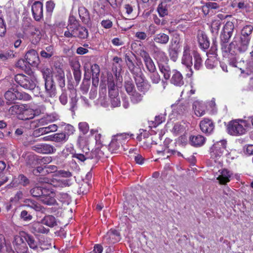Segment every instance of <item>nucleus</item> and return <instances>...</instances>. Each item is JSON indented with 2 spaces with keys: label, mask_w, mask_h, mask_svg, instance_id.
Returning <instances> with one entry per match:
<instances>
[{
  "label": "nucleus",
  "mask_w": 253,
  "mask_h": 253,
  "mask_svg": "<svg viewBox=\"0 0 253 253\" xmlns=\"http://www.w3.org/2000/svg\"><path fill=\"white\" fill-rule=\"evenodd\" d=\"M107 86L112 106L116 107L120 106L121 101L119 97V93L116 89L113 76L110 72L103 73L101 77L99 90V100L101 103L105 105L103 100L106 97Z\"/></svg>",
  "instance_id": "obj_1"
},
{
  "label": "nucleus",
  "mask_w": 253,
  "mask_h": 253,
  "mask_svg": "<svg viewBox=\"0 0 253 253\" xmlns=\"http://www.w3.org/2000/svg\"><path fill=\"white\" fill-rule=\"evenodd\" d=\"M192 56L194 59V68L198 70L202 65V60L200 54L196 51L192 50L188 43H185L183 46V51L181 58V63L192 71L191 66L193 64ZM192 72H191V74Z\"/></svg>",
  "instance_id": "obj_2"
},
{
  "label": "nucleus",
  "mask_w": 253,
  "mask_h": 253,
  "mask_svg": "<svg viewBox=\"0 0 253 253\" xmlns=\"http://www.w3.org/2000/svg\"><path fill=\"white\" fill-rule=\"evenodd\" d=\"M226 145L227 142L225 140H221L215 142L210 149L211 158L216 162L220 159L224 154L229 157L230 153L226 150Z\"/></svg>",
  "instance_id": "obj_3"
},
{
  "label": "nucleus",
  "mask_w": 253,
  "mask_h": 253,
  "mask_svg": "<svg viewBox=\"0 0 253 253\" xmlns=\"http://www.w3.org/2000/svg\"><path fill=\"white\" fill-rule=\"evenodd\" d=\"M248 123L246 120L236 119L229 122L227 129L229 134L231 135L237 136L243 134L246 132L245 127Z\"/></svg>",
  "instance_id": "obj_4"
},
{
  "label": "nucleus",
  "mask_w": 253,
  "mask_h": 253,
  "mask_svg": "<svg viewBox=\"0 0 253 253\" xmlns=\"http://www.w3.org/2000/svg\"><path fill=\"white\" fill-rule=\"evenodd\" d=\"M133 57L134 55L132 53L128 52L125 55V60L130 72L135 75L136 84H138L143 83L144 79V77L142 76V74L141 71H139V73H137L135 71L136 67L133 62Z\"/></svg>",
  "instance_id": "obj_5"
},
{
  "label": "nucleus",
  "mask_w": 253,
  "mask_h": 253,
  "mask_svg": "<svg viewBox=\"0 0 253 253\" xmlns=\"http://www.w3.org/2000/svg\"><path fill=\"white\" fill-rule=\"evenodd\" d=\"M15 82L21 87L26 89L32 90L36 87L35 80L31 77L22 74H19L15 76Z\"/></svg>",
  "instance_id": "obj_6"
},
{
  "label": "nucleus",
  "mask_w": 253,
  "mask_h": 253,
  "mask_svg": "<svg viewBox=\"0 0 253 253\" xmlns=\"http://www.w3.org/2000/svg\"><path fill=\"white\" fill-rule=\"evenodd\" d=\"M5 98L9 101L15 100H30L31 96L25 92H21L15 88H10L4 94Z\"/></svg>",
  "instance_id": "obj_7"
},
{
  "label": "nucleus",
  "mask_w": 253,
  "mask_h": 253,
  "mask_svg": "<svg viewBox=\"0 0 253 253\" xmlns=\"http://www.w3.org/2000/svg\"><path fill=\"white\" fill-rule=\"evenodd\" d=\"M26 235H27V234L22 232L19 235L14 237L13 245L18 253H25L27 251V247L25 242V241H26Z\"/></svg>",
  "instance_id": "obj_8"
},
{
  "label": "nucleus",
  "mask_w": 253,
  "mask_h": 253,
  "mask_svg": "<svg viewBox=\"0 0 253 253\" xmlns=\"http://www.w3.org/2000/svg\"><path fill=\"white\" fill-rule=\"evenodd\" d=\"M55 193L53 189H50L49 185H47L45 190L41 197V202L44 204L51 206L56 203Z\"/></svg>",
  "instance_id": "obj_9"
},
{
  "label": "nucleus",
  "mask_w": 253,
  "mask_h": 253,
  "mask_svg": "<svg viewBox=\"0 0 253 253\" xmlns=\"http://www.w3.org/2000/svg\"><path fill=\"white\" fill-rule=\"evenodd\" d=\"M52 79L58 83L59 86L63 88L65 86V77L63 69L60 66H55L52 69Z\"/></svg>",
  "instance_id": "obj_10"
},
{
  "label": "nucleus",
  "mask_w": 253,
  "mask_h": 253,
  "mask_svg": "<svg viewBox=\"0 0 253 253\" xmlns=\"http://www.w3.org/2000/svg\"><path fill=\"white\" fill-rule=\"evenodd\" d=\"M22 112V116H19V119L22 120H30L34 118L35 116L39 115V112L32 105L24 104V109Z\"/></svg>",
  "instance_id": "obj_11"
},
{
  "label": "nucleus",
  "mask_w": 253,
  "mask_h": 253,
  "mask_svg": "<svg viewBox=\"0 0 253 253\" xmlns=\"http://www.w3.org/2000/svg\"><path fill=\"white\" fill-rule=\"evenodd\" d=\"M139 55L142 58L145 65L150 73H153L156 71V68L155 64L147 51L144 50H140Z\"/></svg>",
  "instance_id": "obj_12"
},
{
  "label": "nucleus",
  "mask_w": 253,
  "mask_h": 253,
  "mask_svg": "<svg viewBox=\"0 0 253 253\" xmlns=\"http://www.w3.org/2000/svg\"><path fill=\"white\" fill-rule=\"evenodd\" d=\"M235 44H234V49L236 50L235 55H237V52H244L248 48L249 44V39H243L240 38L239 39L235 38L233 41Z\"/></svg>",
  "instance_id": "obj_13"
},
{
  "label": "nucleus",
  "mask_w": 253,
  "mask_h": 253,
  "mask_svg": "<svg viewBox=\"0 0 253 253\" xmlns=\"http://www.w3.org/2000/svg\"><path fill=\"white\" fill-rule=\"evenodd\" d=\"M72 19L74 27L73 34H74V37L84 39L86 38L88 35L87 29L84 27L80 26L78 21L74 18H72Z\"/></svg>",
  "instance_id": "obj_14"
},
{
  "label": "nucleus",
  "mask_w": 253,
  "mask_h": 253,
  "mask_svg": "<svg viewBox=\"0 0 253 253\" xmlns=\"http://www.w3.org/2000/svg\"><path fill=\"white\" fill-rule=\"evenodd\" d=\"M121 239L120 234L116 230L111 229L103 238V242L107 244H115Z\"/></svg>",
  "instance_id": "obj_15"
},
{
  "label": "nucleus",
  "mask_w": 253,
  "mask_h": 253,
  "mask_svg": "<svg viewBox=\"0 0 253 253\" xmlns=\"http://www.w3.org/2000/svg\"><path fill=\"white\" fill-rule=\"evenodd\" d=\"M71 180L69 178H53L50 181L49 185L57 188H62L66 187H68L71 185Z\"/></svg>",
  "instance_id": "obj_16"
},
{
  "label": "nucleus",
  "mask_w": 253,
  "mask_h": 253,
  "mask_svg": "<svg viewBox=\"0 0 253 253\" xmlns=\"http://www.w3.org/2000/svg\"><path fill=\"white\" fill-rule=\"evenodd\" d=\"M33 17L36 21L40 20L43 17V4L39 1H35L32 6Z\"/></svg>",
  "instance_id": "obj_17"
},
{
  "label": "nucleus",
  "mask_w": 253,
  "mask_h": 253,
  "mask_svg": "<svg viewBox=\"0 0 253 253\" xmlns=\"http://www.w3.org/2000/svg\"><path fill=\"white\" fill-rule=\"evenodd\" d=\"M179 47L177 40H174L171 42L168 51L171 60L174 62L178 58Z\"/></svg>",
  "instance_id": "obj_18"
},
{
  "label": "nucleus",
  "mask_w": 253,
  "mask_h": 253,
  "mask_svg": "<svg viewBox=\"0 0 253 253\" xmlns=\"http://www.w3.org/2000/svg\"><path fill=\"white\" fill-rule=\"evenodd\" d=\"M33 149L38 153L43 154H53L56 151L54 146L48 144L36 145L33 147Z\"/></svg>",
  "instance_id": "obj_19"
},
{
  "label": "nucleus",
  "mask_w": 253,
  "mask_h": 253,
  "mask_svg": "<svg viewBox=\"0 0 253 253\" xmlns=\"http://www.w3.org/2000/svg\"><path fill=\"white\" fill-rule=\"evenodd\" d=\"M154 56L157 61L158 65L160 64L168 63L169 62L167 54L158 47H156L154 50Z\"/></svg>",
  "instance_id": "obj_20"
},
{
  "label": "nucleus",
  "mask_w": 253,
  "mask_h": 253,
  "mask_svg": "<svg viewBox=\"0 0 253 253\" xmlns=\"http://www.w3.org/2000/svg\"><path fill=\"white\" fill-rule=\"evenodd\" d=\"M25 59L29 65L36 66L39 62L38 54L35 50L28 51L25 55Z\"/></svg>",
  "instance_id": "obj_21"
},
{
  "label": "nucleus",
  "mask_w": 253,
  "mask_h": 253,
  "mask_svg": "<svg viewBox=\"0 0 253 253\" xmlns=\"http://www.w3.org/2000/svg\"><path fill=\"white\" fill-rule=\"evenodd\" d=\"M232 175V172L226 169H220L218 171L217 179L220 184H225L230 181Z\"/></svg>",
  "instance_id": "obj_22"
},
{
  "label": "nucleus",
  "mask_w": 253,
  "mask_h": 253,
  "mask_svg": "<svg viewBox=\"0 0 253 253\" xmlns=\"http://www.w3.org/2000/svg\"><path fill=\"white\" fill-rule=\"evenodd\" d=\"M206 108L205 103L202 101L196 100L193 102V109L195 114L198 117H201L205 115Z\"/></svg>",
  "instance_id": "obj_23"
},
{
  "label": "nucleus",
  "mask_w": 253,
  "mask_h": 253,
  "mask_svg": "<svg viewBox=\"0 0 253 253\" xmlns=\"http://www.w3.org/2000/svg\"><path fill=\"white\" fill-rule=\"evenodd\" d=\"M45 93L47 97L53 98L56 96V90L53 80L44 82Z\"/></svg>",
  "instance_id": "obj_24"
},
{
  "label": "nucleus",
  "mask_w": 253,
  "mask_h": 253,
  "mask_svg": "<svg viewBox=\"0 0 253 253\" xmlns=\"http://www.w3.org/2000/svg\"><path fill=\"white\" fill-rule=\"evenodd\" d=\"M201 130L205 133H211L213 128L214 125L212 121L209 119H204L200 124Z\"/></svg>",
  "instance_id": "obj_25"
},
{
  "label": "nucleus",
  "mask_w": 253,
  "mask_h": 253,
  "mask_svg": "<svg viewBox=\"0 0 253 253\" xmlns=\"http://www.w3.org/2000/svg\"><path fill=\"white\" fill-rule=\"evenodd\" d=\"M170 83L176 86L182 85L184 84V81L182 74L176 70L173 71Z\"/></svg>",
  "instance_id": "obj_26"
},
{
  "label": "nucleus",
  "mask_w": 253,
  "mask_h": 253,
  "mask_svg": "<svg viewBox=\"0 0 253 253\" xmlns=\"http://www.w3.org/2000/svg\"><path fill=\"white\" fill-rule=\"evenodd\" d=\"M43 225L42 221L41 222H34L31 225V230L35 234L37 233H47L49 232V229L45 228Z\"/></svg>",
  "instance_id": "obj_27"
},
{
  "label": "nucleus",
  "mask_w": 253,
  "mask_h": 253,
  "mask_svg": "<svg viewBox=\"0 0 253 253\" xmlns=\"http://www.w3.org/2000/svg\"><path fill=\"white\" fill-rule=\"evenodd\" d=\"M0 252L1 253H14L11 247L6 242L3 235L0 234Z\"/></svg>",
  "instance_id": "obj_28"
},
{
  "label": "nucleus",
  "mask_w": 253,
  "mask_h": 253,
  "mask_svg": "<svg viewBox=\"0 0 253 253\" xmlns=\"http://www.w3.org/2000/svg\"><path fill=\"white\" fill-rule=\"evenodd\" d=\"M24 203V206L34 209L37 211H41L42 212L44 211V208L40 204H38L36 202L30 199L25 200Z\"/></svg>",
  "instance_id": "obj_29"
},
{
  "label": "nucleus",
  "mask_w": 253,
  "mask_h": 253,
  "mask_svg": "<svg viewBox=\"0 0 253 253\" xmlns=\"http://www.w3.org/2000/svg\"><path fill=\"white\" fill-rule=\"evenodd\" d=\"M189 140L190 144L195 147L201 146L205 142V137L201 135L191 136L190 137Z\"/></svg>",
  "instance_id": "obj_30"
},
{
  "label": "nucleus",
  "mask_w": 253,
  "mask_h": 253,
  "mask_svg": "<svg viewBox=\"0 0 253 253\" xmlns=\"http://www.w3.org/2000/svg\"><path fill=\"white\" fill-rule=\"evenodd\" d=\"M187 125L184 122L177 123L174 124L172 129V133L175 135H178L185 131Z\"/></svg>",
  "instance_id": "obj_31"
},
{
  "label": "nucleus",
  "mask_w": 253,
  "mask_h": 253,
  "mask_svg": "<svg viewBox=\"0 0 253 253\" xmlns=\"http://www.w3.org/2000/svg\"><path fill=\"white\" fill-rule=\"evenodd\" d=\"M92 76V84L96 85L98 84L100 68L97 64H94L91 66Z\"/></svg>",
  "instance_id": "obj_32"
},
{
  "label": "nucleus",
  "mask_w": 253,
  "mask_h": 253,
  "mask_svg": "<svg viewBox=\"0 0 253 253\" xmlns=\"http://www.w3.org/2000/svg\"><path fill=\"white\" fill-rule=\"evenodd\" d=\"M128 156L133 158L136 163L139 165H142L144 163V159L142 155L138 153V150L135 149H130L129 151Z\"/></svg>",
  "instance_id": "obj_33"
},
{
  "label": "nucleus",
  "mask_w": 253,
  "mask_h": 253,
  "mask_svg": "<svg viewBox=\"0 0 253 253\" xmlns=\"http://www.w3.org/2000/svg\"><path fill=\"white\" fill-rule=\"evenodd\" d=\"M169 36L163 33L155 35L153 37V40L156 43L166 44L169 41Z\"/></svg>",
  "instance_id": "obj_34"
},
{
  "label": "nucleus",
  "mask_w": 253,
  "mask_h": 253,
  "mask_svg": "<svg viewBox=\"0 0 253 253\" xmlns=\"http://www.w3.org/2000/svg\"><path fill=\"white\" fill-rule=\"evenodd\" d=\"M172 140H171L169 138H167L165 139L164 142V146L165 147V148L162 150V151H158V153H164V154H174L176 153H177V155L178 156H181V154L179 152H176L174 150H170L169 149V145L171 143Z\"/></svg>",
  "instance_id": "obj_35"
},
{
  "label": "nucleus",
  "mask_w": 253,
  "mask_h": 253,
  "mask_svg": "<svg viewBox=\"0 0 253 253\" xmlns=\"http://www.w3.org/2000/svg\"><path fill=\"white\" fill-rule=\"evenodd\" d=\"M235 43L233 42L228 44V42L221 43V50L225 53H229L231 56L235 55L236 50L234 49V44Z\"/></svg>",
  "instance_id": "obj_36"
},
{
  "label": "nucleus",
  "mask_w": 253,
  "mask_h": 253,
  "mask_svg": "<svg viewBox=\"0 0 253 253\" xmlns=\"http://www.w3.org/2000/svg\"><path fill=\"white\" fill-rule=\"evenodd\" d=\"M24 109V104L14 105L10 107L8 112L11 115H16L19 119V116H22Z\"/></svg>",
  "instance_id": "obj_37"
},
{
  "label": "nucleus",
  "mask_w": 253,
  "mask_h": 253,
  "mask_svg": "<svg viewBox=\"0 0 253 253\" xmlns=\"http://www.w3.org/2000/svg\"><path fill=\"white\" fill-rule=\"evenodd\" d=\"M159 69L161 73L163 75V77L166 80L170 78V69L168 63L160 64L158 65Z\"/></svg>",
  "instance_id": "obj_38"
},
{
  "label": "nucleus",
  "mask_w": 253,
  "mask_h": 253,
  "mask_svg": "<svg viewBox=\"0 0 253 253\" xmlns=\"http://www.w3.org/2000/svg\"><path fill=\"white\" fill-rule=\"evenodd\" d=\"M133 136V135L132 134L122 133L117 134L114 135V137L117 140L119 141V143L122 145L123 144H125Z\"/></svg>",
  "instance_id": "obj_39"
},
{
  "label": "nucleus",
  "mask_w": 253,
  "mask_h": 253,
  "mask_svg": "<svg viewBox=\"0 0 253 253\" xmlns=\"http://www.w3.org/2000/svg\"><path fill=\"white\" fill-rule=\"evenodd\" d=\"M79 14L84 23H88L90 16L88 10L84 7L81 6L79 8Z\"/></svg>",
  "instance_id": "obj_40"
},
{
  "label": "nucleus",
  "mask_w": 253,
  "mask_h": 253,
  "mask_svg": "<svg viewBox=\"0 0 253 253\" xmlns=\"http://www.w3.org/2000/svg\"><path fill=\"white\" fill-rule=\"evenodd\" d=\"M46 186L47 185L43 186L42 185L35 186L30 191L31 195L33 197H40L41 198L45 190Z\"/></svg>",
  "instance_id": "obj_41"
},
{
  "label": "nucleus",
  "mask_w": 253,
  "mask_h": 253,
  "mask_svg": "<svg viewBox=\"0 0 253 253\" xmlns=\"http://www.w3.org/2000/svg\"><path fill=\"white\" fill-rule=\"evenodd\" d=\"M253 30V26L252 25H246L244 26L241 31V37L243 39H249V42L251 40V36Z\"/></svg>",
  "instance_id": "obj_42"
},
{
  "label": "nucleus",
  "mask_w": 253,
  "mask_h": 253,
  "mask_svg": "<svg viewBox=\"0 0 253 253\" xmlns=\"http://www.w3.org/2000/svg\"><path fill=\"white\" fill-rule=\"evenodd\" d=\"M42 224L50 227H53L56 225L55 218L52 215H46L42 220Z\"/></svg>",
  "instance_id": "obj_43"
},
{
  "label": "nucleus",
  "mask_w": 253,
  "mask_h": 253,
  "mask_svg": "<svg viewBox=\"0 0 253 253\" xmlns=\"http://www.w3.org/2000/svg\"><path fill=\"white\" fill-rule=\"evenodd\" d=\"M198 42L201 48L207 49L210 46V42L206 35L202 34L198 36Z\"/></svg>",
  "instance_id": "obj_44"
},
{
  "label": "nucleus",
  "mask_w": 253,
  "mask_h": 253,
  "mask_svg": "<svg viewBox=\"0 0 253 253\" xmlns=\"http://www.w3.org/2000/svg\"><path fill=\"white\" fill-rule=\"evenodd\" d=\"M68 139V136L65 133H56L53 134V140L56 142H65Z\"/></svg>",
  "instance_id": "obj_45"
},
{
  "label": "nucleus",
  "mask_w": 253,
  "mask_h": 253,
  "mask_svg": "<svg viewBox=\"0 0 253 253\" xmlns=\"http://www.w3.org/2000/svg\"><path fill=\"white\" fill-rule=\"evenodd\" d=\"M58 116L55 114L47 115L45 118L42 119L40 123L42 125L54 122L58 119Z\"/></svg>",
  "instance_id": "obj_46"
},
{
  "label": "nucleus",
  "mask_w": 253,
  "mask_h": 253,
  "mask_svg": "<svg viewBox=\"0 0 253 253\" xmlns=\"http://www.w3.org/2000/svg\"><path fill=\"white\" fill-rule=\"evenodd\" d=\"M56 197L59 201L66 205H68L71 201L69 195L66 193H59L57 194Z\"/></svg>",
  "instance_id": "obj_47"
},
{
  "label": "nucleus",
  "mask_w": 253,
  "mask_h": 253,
  "mask_svg": "<svg viewBox=\"0 0 253 253\" xmlns=\"http://www.w3.org/2000/svg\"><path fill=\"white\" fill-rule=\"evenodd\" d=\"M14 56L13 51L11 50H8L0 52V59L2 61L13 58Z\"/></svg>",
  "instance_id": "obj_48"
},
{
  "label": "nucleus",
  "mask_w": 253,
  "mask_h": 253,
  "mask_svg": "<svg viewBox=\"0 0 253 253\" xmlns=\"http://www.w3.org/2000/svg\"><path fill=\"white\" fill-rule=\"evenodd\" d=\"M69 22L70 23L67 27V31L64 32V35L67 38H73L74 37V34H73L74 27L73 26L72 18H70Z\"/></svg>",
  "instance_id": "obj_49"
},
{
  "label": "nucleus",
  "mask_w": 253,
  "mask_h": 253,
  "mask_svg": "<svg viewBox=\"0 0 253 253\" xmlns=\"http://www.w3.org/2000/svg\"><path fill=\"white\" fill-rule=\"evenodd\" d=\"M13 184H15L17 182L18 184L26 186L29 183L28 179L23 174H20L17 178H15L13 181Z\"/></svg>",
  "instance_id": "obj_50"
},
{
  "label": "nucleus",
  "mask_w": 253,
  "mask_h": 253,
  "mask_svg": "<svg viewBox=\"0 0 253 253\" xmlns=\"http://www.w3.org/2000/svg\"><path fill=\"white\" fill-rule=\"evenodd\" d=\"M74 146L72 144L66 145L65 148L62 150L61 155L64 158H67L70 154H74Z\"/></svg>",
  "instance_id": "obj_51"
},
{
  "label": "nucleus",
  "mask_w": 253,
  "mask_h": 253,
  "mask_svg": "<svg viewBox=\"0 0 253 253\" xmlns=\"http://www.w3.org/2000/svg\"><path fill=\"white\" fill-rule=\"evenodd\" d=\"M42 72L44 82L48 80L53 81L52 71H51V70L48 68H44L42 70Z\"/></svg>",
  "instance_id": "obj_52"
},
{
  "label": "nucleus",
  "mask_w": 253,
  "mask_h": 253,
  "mask_svg": "<svg viewBox=\"0 0 253 253\" xmlns=\"http://www.w3.org/2000/svg\"><path fill=\"white\" fill-rule=\"evenodd\" d=\"M53 54V48L52 46H48L45 48V50L41 52V55L44 58H50Z\"/></svg>",
  "instance_id": "obj_53"
},
{
  "label": "nucleus",
  "mask_w": 253,
  "mask_h": 253,
  "mask_svg": "<svg viewBox=\"0 0 253 253\" xmlns=\"http://www.w3.org/2000/svg\"><path fill=\"white\" fill-rule=\"evenodd\" d=\"M220 25L221 21L220 20H213L211 26V32L213 34H217L219 30Z\"/></svg>",
  "instance_id": "obj_54"
},
{
  "label": "nucleus",
  "mask_w": 253,
  "mask_h": 253,
  "mask_svg": "<svg viewBox=\"0 0 253 253\" xmlns=\"http://www.w3.org/2000/svg\"><path fill=\"white\" fill-rule=\"evenodd\" d=\"M121 145V144L119 143V141L117 140L113 136L109 145V148L111 151L114 152L119 148Z\"/></svg>",
  "instance_id": "obj_55"
},
{
  "label": "nucleus",
  "mask_w": 253,
  "mask_h": 253,
  "mask_svg": "<svg viewBox=\"0 0 253 253\" xmlns=\"http://www.w3.org/2000/svg\"><path fill=\"white\" fill-rule=\"evenodd\" d=\"M131 101L134 104H137L141 102L143 96L139 93L135 91L130 95Z\"/></svg>",
  "instance_id": "obj_56"
},
{
  "label": "nucleus",
  "mask_w": 253,
  "mask_h": 253,
  "mask_svg": "<svg viewBox=\"0 0 253 253\" xmlns=\"http://www.w3.org/2000/svg\"><path fill=\"white\" fill-rule=\"evenodd\" d=\"M234 29V25L233 22L231 21H228L224 26L223 32H224V33H229L233 34Z\"/></svg>",
  "instance_id": "obj_57"
},
{
  "label": "nucleus",
  "mask_w": 253,
  "mask_h": 253,
  "mask_svg": "<svg viewBox=\"0 0 253 253\" xmlns=\"http://www.w3.org/2000/svg\"><path fill=\"white\" fill-rule=\"evenodd\" d=\"M6 32V25L4 22L2 11L0 10V36H4Z\"/></svg>",
  "instance_id": "obj_58"
},
{
  "label": "nucleus",
  "mask_w": 253,
  "mask_h": 253,
  "mask_svg": "<svg viewBox=\"0 0 253 253\" xmlns=\"http://www.w3.org/2000/svg\"><path fill=\"white\" fill-rule=\"evenodd\" d=\"M26 242L29 245V247L34 250H35L37 248V243L36 241L34 240V238L29 235L27 234L26 236Z\"/></svg>",
  "instance_id": "obj_59"
},
{
  "label": "nucleus",
  "mask_w": 253,
  "mask_h": 253,
  "mask_svg": "<svg viewBox=\"0 0 253 253\" xmlns=\"http://www.w3.org/2000/svg\"><path fill=\"white\" fill-rule=\"evenodd\" d=\"M125 87L128 94L130 95L132 93L135 92L134 85L132 81H127L125 83Z\"/></svg>",
  "instance_id": "obj_60"
},
{
  "label": "nucleus",
  "mask_w": 253,
  "mask_h": 253,
  "mask_svg": "<svg viewBox=\"0 0 253 253\" xmlns=\"http://www.w3.org/2000/svg\"><path fill=\"white\" fill-rule=\"evenodd\" d=\"M80 131L84 134H86L89 130L88 124L86 122H81L78 125Z\"/></svg>",
  "instance_id": "obj_61"
},
{
  "label": "nucleus",
  "mask_w": 253,
  "mask_h": 253,
  "mask_svg": "<svg viewBox=\"0 0 253 253\" xmlns=\"http://www.w3.org/2000/svg\"><path fill=\"white\" fill-rule=\"evenodd\" d=\"M157 11L161 17H164L168 14V10L166 6L164 5L163 3H161L159 5Z\"/></svg>",
  "instance_id": "obj_62"
},
{
  "label": "nucleus",
  "mask_w": 253,
  "mask_h": 253,
  "mask_svg": "<svg viewBox=\"0 0 253 253\" xmlns=\"http://www.w3.org/2000/svg\"><path fill=\"white\" fill-rule=\"evenodd\" d=\"M59 101L60 103L65 105L68 102V95L65 89L62 88V93L59 96Z\"/></svg>",
  "instance_id": "obj_63"
},
{
  "label": "nucleus",
  "mask_w": 253,
  "mask_h": 253,
  "mask_svg": "<svg viewBox=\"0 0 253 253\" xmlns=\"http://www.w3.org/2000/svg\"><path fill=\"white\" fill-rule=\"evenodd\" d=\"M151 73L150 78L152 82L155 84H158L161 81V78L159 74L156 71Z\"/></svg>",
  "instance_id": "obj_64"
}]
</instances>
